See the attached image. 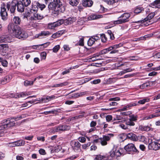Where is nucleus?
I'll return each mask as SVG.
<instances>
[{
	"mask_svg": "<svg viewBox=\"0 0 160 160\" xmlns=\"http://www.w3.org/2000/svg\"><path fill=\"white\" fill-rule=\"evenodd\" d=\"M100 38L102 41L103 42H105L107 41V38L104 34H102L100 35Z\"/></svg>",
	"mask_w": 160,
	"mask_h": 160,
	"instance_id": "nucleus-46",
	"label": "nucleus"
},
{
	"mask_svg": "<svg viewBox=\"0 0 160 160\" xmlns=\"http://www.w3.org/2000/svg\"><path fill=\"white\" fill-rule=\"evenodd\" d=\"M69 4L73 6H76L79 3V0H69Z\"/></svg>",
	"mask_w": 160,
	"mask_h": 160,
	"instance_id": "nucleus-32",
	"label": "nucleus"
},
{
	"mask_svg": "<svg viewBox=\"0 0 160 160\" xmlns=\"http://www.w3.org/2000/svg\"><path fill=\"white\" fill-rule=\"evenodd\" d=\"M103 158H104V157L100 155H98L96 156L94 159L95 160H103Z\"/></svg>",
	"mask_w": 160,
	"mask_h": 160,
	"instance_id": "nucleus-49",
	"label": "nucleus"
},
{
	"mask_svg": "<svg viewBox=\"0 0 160 160\" xmlns=\"http://www.w3.org/2000/svg\"><path fill=\"white\" fill-rule=\"evenodd\" d=\"M155 12H151L149 13L147 17L144 19L143 20L140 21H138L137 22H135L136 23H144V25L146 26H148L149 24H150V20L154 16H155Z\"/></svg>",
	"mask_w": 160,
	"mask_h": 160,
	"instance_id": "nucleus-4",
	"label": "nucleus"
},
{
	"mask_svg": "<svg viewBox=\"0 0 160 160\" xmlns=\"http://www.w3.org/2000/svg\"><path fill=\"white\" fill-rule=\"evenodd\" d=\"M134 70V69L128 68L121 71L120 73H119V75H120V73H121V75H122V74H124L126 72H131Z\"/></svg>",
	"mask_w": 160,
	"mask_h": 160,
	"instance_id": "nucleus-42",
	"label": "nucleus"
},
{
	"mask_svg": "<svg viewBox=\"0 0 160 160\" xmlns=\"http://www.w3.org/2000/svg\"><path fill=\"white\" fill-rule=\"evenodd\" d=\"M93 3V2L91 0H82V4L85 7H91Z\"/></svg>",
	"mask_w": 160,
	"mask_h": 160,
	"instance_id": "nucleus-16",
	"label": "nucleus"
},
{
	"mask_svg": "<svg viewBox=\"0 0 160 160\" xmlns=\"http://www.w3.org/2000/svg\"><path fill=\"white\" fill-rule=\"evenodd\" d=\"M152 82L150 81H148L145 83H144L140 86V88L143 89L146 88L150 87L152 85Z\"/></svg>",
	"mask_w": 160,
	"mask_h": 160,
	"instance_id": "nucleus-27",
	"label": "nucleus"
},
{
	"mask_svg": "<svg viewBox=\"0 0 160 160\" xmlns=\"http://www.w3.org/2000/svg\"><path fill=\"white\" fill-rule=\"evenodd\" d=\"M68 82H64L61 83L59 84H55L53 86H52V87H62L64 86H66L68 85Z\"/></svg>",
	"mask_w": 160,
	"mask_h": 160,
	"instance_id": "nucleus-35",
	"label": "nucleus"
},
{
	"mask_svg": "<svg viewBox=\"0 0 160 160\" xmlns=\"http://www.w3.org/2000/svg\"><path fill=\"white\" fill-rule=\"evenodd\" d=\"M1 62L3 66L4 67H7V66L8 62L6 60L2 59Z\"/></svg>",
	"mask_w": 160,
	"mask_h": 160,
	"instance_id": "nucleus-60",
	"label": "nucleus"
},
{
	"mask_svg": "<svg viewBox=\"0 0 160 160\" xmlns=\"http://www.w3.org/2000/svg\"><path fill=\"white\" fill-rule=\"evenodd\" d=\"M139 129L142 131L148 132L150 130H152V129L149 126H143L141 125L139 126Z\"/></svg>",
	"mask_w": 160,
	"mask_h": 160,
	"instance_id": "nucleus-18",
	"label": "nucleus"
},
{
	"mask_svg": "<svg viewBox=\"0 0 160 160\" xmlns=\"http://www.w3.org/2000/svg\"><path fill=\"white\" fill-rule=\"evenodd\" d=\"M63 22V20H60L53 23H49L48 25V28L49 29H54L55 28L61 25Z\"/></svg>",
	"mask_w": 160,
	"mask_h": 160,
	"instance_id": "nucleus-9",
	"label": "nucleus"
},
{
	"mask_svg": "<svg viewBox=\"0 0 160 160\" xmlns=\"http://www.w3.org/2000/svg\"><path fill=\"white\" fill-rule=\"evenodd\" d=\"M148 149L149 150H152L155 151L160 149V143L157 142H152L149 143Z\"/></svg>",
	"mask_w": 160,
	"mask_h": 160,
	"instance_id": "nucleus-6",
	"label": "nucleus"
},
{
	"mask_svg": "<svg viewBox=\"0 0 160 160\" xmlns=\"http://www.w3.org/2000/svg\"><path fill=\"white\" fill-rule=\"evenodd\" d=\"M11 42V37L9 35H4L0 36V43Z\"/></svg>",
	"mask_w": 160,
	"mask_h": 160,
	"instance_id": "nucleus-11",
	"label": "nucleus"
},
{
	"mask_svg": "<svg viewBox=\"0 0 160 160\" xmlns=\"http://www.w3.org/2000/svg\"><path fill=\"white\" fill-rule=\"evenodd\" d=\"M50 35V33L48 31H43L38 34V37L48 36Z\"/></svg>",
	"mask_w": 160,
	"mask_h": 160,
	"instance_id": "nucleus-31",
	"label": "nucleus"
},
{
	"mask_svg": "<svg viewBox=\"0 0 160 160\" xmlns=\"http://www.w3.org/2000/svg\"><path fill=\"white\" fill-rule=\"evenodd\" d=\"M95 42L94 39H93V38L92 37L89 39L88 42V45L89 46H91L94 44Z\"/></svg>",
	"mask_w": 160,
	"mask_h": 160,
	"instance_id": "nucleus-41",
	"label": "nucleus"
},
{
	"mask_svg": "<svg viewBox=\"0 0 160 160\" xmlns=\"http://www.w3.org/2000/svg\"><path fill=\"white\" fill-rule=\"evenodd\" d=\"M60 48V46L59 45L55 46L53 48V51L55 52H57Z\"/></svg>",
	"mask_w": 160,
	"mask_h": 160,
	"instance_id": "nucleus-50",
	"label": "nucleus"
},
{
	"mask_svg": "<svg viewBox=\"0 0 160 160\" xmlns=\"http://www.w3.org/2000/svg\"><path fill=\"white\" fill-rule=\"evenodd\" d=\"M83 41L84 39L83 38H81L79 41V45L80 46H83L84 45V43H83Z\"/></svg>",
	"mask_w": 160,
	"mask_h": 160,
	"instance_id": "nucleus-63",
	"label": "nucleus"
},
{
	"mask_svg": "<svg viewBox=\"0 0 160 160\" xmlns=\"http://www.w3.org/2000/svg\"><path fill=\"white\" fill-rule=\"evenodd\" d=\"M8 30L9 34L13 35L19 39H24L28 37L26 33L22 32L21 28L18 25H16L13 23H11L8 24Z\"/></svg>",
	"mask_w": 160,
	"mask_h": 160,
	"instance_id": "nucleus-1",
	"label": "nucleus"
},
{
	"mask_svg": "<svg viewBox=\"0 0 160 160\" xmlns=\"http://www.w3.org/2000/svg\"><path fill=\"white\" fill-rule=\"evenodd\" d=\"M118 19L114 21V24H120L123 23L119 17L118 18Z\"/></svg>",
	"mask_w": 160,
	"mask_h": 160,
	"instance_id": "nucleus-53",
	"label": "nucleus"
},
{
	"mask_svg": "<svg viewBox=\"0 0 160 160\" xmlns=\"http://www.w3.org/2000/svg\"><path fill=\"white\" fill-rule=\"evenodd\" d=\"M107 33L109 36L111 40H113L115 38L114 35L113 33H112L111 30H108L107 31Z\"/></svg>",
	"mask_w": 160,
	"mask_h": 160,
	"instance_id": "nucleus-43",
	"label": "nucleus"
},
{
	"mask_svg": "<svg viewBox=\"0 0 160 160\" xmlns=\"http://www.w3.org/2000/svg\"><path fill=\"white\" fill-rule=\"evenodd\" d=\"M38 5V8H39L41 10H42L45 7V5L44 4H41L39 3Z\"/></svg>",
	"mask_w": 160,
	"mask_h": 160,
	"instance_id": "nucleus-61",
	"label": "nucleus"
},
{
	"mask_svg": "<svg viewBox=\"0 0 160 160\" xmlns=\"http://www.w3.org/2000/svg\"><path fill=\"white\" fill-rule=\"evenodd\" d=\"M102 18V15L101 14H93L91 15L89 17V19L94 20Z\"/></svg>",
	"mask_w": 160,
	"mask_h": 160,
	"instance_id": "nucleus-28",
	"label": "nucleus"
},
{
	"mask_svg": "<svg viewBox=\"0 0 160 160\" xmlns=\"http://www.w3.org/2000/svg\"><path fill=\"white\" fill-rule=\"evenodd\" d=\"M125 124L126 125L128 126H134L135 125V123L134 122L130 120L129 119L125 121Z\"/></svg>",
	"mask_w": 160,
	"mask_h": 160,
	"instance_id": "nucleus-40",
	"label": "nucleus"
},
{
	"mask_svg": "<svg viewBox=\"0 0 160 160\" xmlns=\"http://www.w3.org/2000/svg\"><path fill=\"white\" fill-rule=\"evenodd\" d=\"M17 10L18 12H22L24 11L25 7L24 5H23V4L21 2V1H18V0H17Z\"/></svg>",
	"mask_w": 160,
	"mask_h": 160,
	"instance_id": "nucleus-14",
	"label": "nucleus"
},
{
	"mask_svg": "<svg viewBox=\"0 0 160 160\" xmlns=\"http://www.w3.org/2000/svg\"><path fill=\"white\" fill-rule=\"evenodd\" d=\"M65 32V31L62 30L59 31L56 33H55L52 35V37L55 38L59 37Z\"/></svg>",
	"mask_w": 160,
	"mask_h": 160,
	"instance_id": "nucleus-22",
	"label": "nucleus"
},
{
	"mask_svg": "<svg viewBox=\"0 0 160 160\" xmlns=\"http://www.w3.org/2000/svg\"><path fill=\"white\" fill-rule=\"evenodd\" d=\"M78 140L80 142L83 143L86 141V139L83 137H81L78 138Z\"/></svg>",
	"mask_w": 160,
	"mask_h": 160,
	"instance_id": "nucleus-54",
	"label": "nucleus"
},
{
	"mask_svg": "<svg viewBox=\"0 0 160 160\" xmlns=\"http://www.w3.org/2000/svg\"><path fill=\"white\" fill-rule=\"evenodd\" d=\"M101 139V143L102 145L104 146L107 144V141L110 140V137L108 136H103V139Z\"/></svg>",
	"mask_w": 160,
	"mask_h": 160,
	"instance_id": "nucleus-21",
	"label": "nucleus"
},
{
	"mask_svg": "<svg viewBox=\"0 0 160 160\" xmlns=\"http://www.w3.org/2000/svg\"><path fill=\"white\" fill-rule=\"evenodd\" d=\"M122 44L120 43L118 44H116L108 48L103 49L99 52L100 54H103L108 53L109 52L112 50L114 49L117 48L122 46Z\"/></svg>",
	"mask_w": 160,
	"mask_h": 160,
	"instance_id": "nucleus-7",
	"label": "nucleus"
},
{
	"mask_svg": "<svg viewBox=\"0 0 160 160\" xmlns=\"http://www.w3.org/2000/svg\"><path fill=\"white\" fill-rule=\"evenodd\" d=\"M149 99L146 98L142 100H140L138 101V103L141 104H144L146 102H149Z\"/></svg>",
	"mask_w": 160,
	"mask_h": 160,
	"instance_id": "nucleus-45",
	"label": "nucleus"
},
{
	"mask_svg": "<svg viewBox=\"0 0 160 160\" xmlns=\"http://www.w3.org/2000/svg\"><path fill=\"white\" fill-rule=\"evenodd\" d=\"M56 112L55 110H52L51 111H46L44 112L43 113L45 115H48L50 114L51 113H54L55 112Z\"/></svg>",
	"mask_w": 160,
	"mask_h": 160,
	"instance_id": "nucleus-56",
	"label": "nucleus"
},
{
	"mask_svg": "<svg viewBox=\"0 0 160 160\" xmlns=\"http://www.w3.org/2000/svg\"><path fill=\"white\" fill-rule=\"evenodd\" d=\"M73 143L72 147L74 150H78L81 147L80 143L78 141H74L72 142V144Z\"/></svg>",
	"mask_w": 160,
	"mask_h": 160,
	"instance_id": "nucleus-23",
	"label": "nucleus"
},
{
	"mask_svg": "<svg viewBox=\"0 0 160 160\" xmlns=\"http://www.w3.org/2000/svg\"><path fill=\"white\" fill-rule=\"evenodd\" d=\"M127 137L129 139L134 141H136L138 139L137 136L132 133H128L127 134Z\"/></svg>",
	"mask_w": 160,
	"mask_h": 160,
	"instance_id": "nucleus-26",
	"label": "nucleus"
},
{
	"mask_svg": "<svg viewBox=\"0 0 160 160\" xmlns=\"http://www.w3.org/2000/svg\"><path fill=\"white\" fill-rule=\"evenodd\" d=\"M21 1L25 7L28 6L31 3V0H22Z\"/></svg>",
	"mask_w": 160,
	"mask_h": 160,
	"instance_id": "nucleus-36",
	"label": "nucleus"
},
{
	"mask_svg": "<svg viewBox=\"0 0 160 160\" xmlns=\"http://www.w3.org/2000/svg\"><path fill=\"white\" fill-rule=\"evenodd\" d=\"M50 43L48 42L43 44L38 45L37 47L41 46L40 48L41 49H43L47 47L49 45Z\"/></svg>",
	"mask_w": 160,
	"mask_h": 160,
	"instance_id": "nucleus-39",
	"label": "nucleus"
},
{
	"mask_svg": "<svg viewBox=\"0 0 160 160\" xmlns=\"http://www.w3.org/2000/svg\"><path fill=\"white\" fill-rule=\"evenodd\" d=\"M75 19L73 17L69 18L63 21V23L66 25L71 24L72 22L75 21Z\"/></svg>",
	"mask_w": 160,
	"mask_h": 160,
	"instance_id": "nucleus-24",
	"label": "nucleus"
},
{
	"mask_svg": "<svg viewBox=\"0 0 160 160\" xmlns=\"http://www.w3.org/2000/svg\"><path fill=\"white\" fill-rule=\"evenodd\" d=\"M122 154V153L120 151L117 149H113L110 152V156L112 157L115 156L120 157Z\"/></svg>",
	"mask_w": 160,
	"mask_h": 160,
	"instance_id": "nucleus-15",
	"label": "nucleus"
},
{
	"mask_svg": "<svg viewBox=\"0 0 160 160\" xmlns=\"http://www.w3.org/2000/svg\"><path fill=\"white\" fill-rule=\"evenodd\" d=\"M22 118V115L11 117L7 119L3 120L2 122L3 124H4L6 128H10L15 126V121L21 119Z\"/></svg>",
	"mask_w": 160,
	"mask_h": 160,
	"instance_id": "nucleus-3",
	"label": "nucleus"
},
{
	"mask_svg": "<svg viewBox=\"0 0 160 160\" xmlns=\"http://www.w3.org/2000/svg\"><path fill=\"white\" fill-rule=\"evenodd\" d=\"M106 119L107 122H110L112 120V116L111 115H108L106 116Z\"/></svg>",
	"mask_w": 160,
	"mask_h": 160,
	"instance_id": "nucleus-51",
	"label": "nucleus"
},
{
	"mask_svg": "<svg viewBox=\"0 0 160 160\" xmlns=\"http://www.w3.org/2000/svg\"><path fill=\"white\" fill-rule=\"evenodd\" d=\"M90 125L91 127L96 128L95 126L97 125V122L96 121H92L91 122Z\"/></svg>",
	"mask_w": 160,
	"mask_h": 160,
	"instance_id": "nucleus-52",
	"label": "nucleus"
},
{
	"mask_svg": "<svg viewBox=\"0 0 160 160\" xmlns=\"http://www.w3.org/2000/svg\"><path fill=\"white\" fill-rule=\"evenodd\" d=\"M24 83V85L25 86H28L32 85L33 83V81H25Z\"/></svg>",
	"mask_w": 160,
	"mask_h": 160,
	"instance_id": "nucleus-47",
	"label": "nucleus"
},
{
	"mask_svg": "<svg viewBox=\"0 0 160 160\" xmlns=\"http://www.w3.org/2000/svg\"><path fill=\"white\" fill-rule=\"evenodd\" d=\"M13 21L14 24L16 25L20 24L21 23L20 18L18 17H15L13 18Z\"/></svg>",
	"mask_w": 160,
	"mask_h": 160,
	"instance_id": "nucleus-34",
	"label": "nucleus"
},
{
	"mask_svg": "<svg viewBox=\"0 0 160 160\" xmlns=\"http://www.w3.org/2000/svg\"><path fill=\"white\" fill-rule=\"evenodd\" d=\"M130 14L128 13H125L122 14L119 18H120L123 23H125L129 21Z\"/></svg>",
	"mask_w": 160,
	"mask_h": 160,
	"instance_id": "nucleus-13",
	"label": "nucleus"
},
{
	"mask_svg": "<svg viewBox=\"0 0 160 160\" xmlns=\"http://www.w3.org/2000/svg\"><path fill=\"white\" fill-rule=\"evenodd\" d=\"M61 124H60L58 126H56L52 128V131L54 132H62Z\"/></svg>",
	"mask_w": 160,
	"mask_h": 160,
	"instance_id": "nucleus-29",
	"label": "nucleus"
},
{
	"mask_svg": "<svg viewBox=\"0 0 160 160\" xmlns=\"http://www.w3.org/2000/svg\"><path fill=\"white\" fill-rule=\"evenodd\" d=\"M78 98V93H75L72 94H71V97H68V98Z\"/></svg>",
	"mask_w": 160,
	"mask_h": 160,
	"instance_id": "nucleus-58",
	"label": "nucleus"
},
{
	"mask_svg": "<svg viewBox=\"0 0 160 160\" xmlns=\"http://www.w3.org/2000/svg\"><path fill=\"white\" fill-rule=\"evenodd\" d=\"M17 0H13L11 2H8L7 3V8L8 10H9L11 13L15 12L17 6Z\"/></svg>",
	"mask_w": 160,
	"mask_h": 160,
	"instance_id": "nucleus-5",
	"label": "nucleus"
},
{
	"mask_svg": "<svg viewBox=\"0 0 160 160\" xmlns=\"http://www.w3.org/2000/svg\"><path fill=\"white\" fill-rule=\"evenodd\" d=\"M29 12L24 13L22 15L23 18H27L29 17Z\"/></svg>",
	"mask_w": 160,
	"mask_h": 160,
	"instance_id": "nucleus-62",
	"label": "nucleus"
},
{
	"mask_svg": "<svg viewBox=\"0 0 160 160\" xmlns=\"http://www.w3.org/2000/svg\"><path fill=\"white\" fill-rule=\"evenodd\" d=\"M0 14L2 19L3 20H6L8 19V13L4 5H2Z\"/></svg>",
	"mask_w": 160,
	"mask_h": 160,
	"instance_id": "nucleus-10",
	"label": "nucleus"
},
{
	"mask_svg": "<svg viewBox=\"0 0 160 160\" xmlns=\"http://www.w3.org/2000/svg\"><path fill=\"white\" fill-rule=\"evenodd\" d=\"M91 142H89L87 144H83L82 145V148L83 149H86L87 147L90 146L91 145Z\"/></svg>",
	"mask_w": 160,
	"mask_h": 160,
	"instance_id": "nucleus-57",
	"label": "nucleus"
},
{
	"mask_svg": "<svg viewBox=\"0 0 160 160\" xmlns=\"http://www.w3.org/2000/svg\"><path fill=\"white\" fill-rule=\"evenodd\" d=\"M28 94L26 92H22L19 94H14L13 93H10L8 94V96L11 98H19L23 97L24 96L28 95Z\"/></svg>",
	"mask_w": 160,
	"mask_h": 160,
	"instance_id": "nucleus-12",
	"label": "nucleus"
},
{
	"mask_svg": "<svg viewBox=\"0 0 160 160\" xmlns=\"http://www.w3.org/2000/svg\"><path fill=\"white\" fill-rule=\"evenodd\" d=\"M103 1L109 5H112L116 2L115 0H103Z\"/></svg>",
	"mask_w": 160,
	"mask_h": 160,
	"instance_id": "nucleus-44",
	"label": "nucleus"
},
{
	"mask_svg": "<svg viewBox=\"0 0 160 160\" xmlns=\"http://www.w3.org/2000/svg\"><path fill=\"white\" fill-rule=\"evenodd\" d=\"M144 9L142 7H137L134 11L135 13L138 14L144 11Z\"/></svg>",
	"mask_w": 160,
	"mask_h": 160,
	"instance_id": "nucleus-37",
	"label": "nucleus"
},
{
	"mask_svg": "<svg viewBox=\"0 0 160 160\" xmlns=\"http://www.w3.org/2000/svg\"><path fill=\"white\" fill-rule=\"evenodd\" d=\"M47 53L44 52H42L41 54V56L42 59H45Z\"/></svg>",
	"mask_w": 160,
	"mask_h": 160,
	"instance_id": "nucleus-64",
	"label": "nucleus"
},
{
	"mask_svg": "<svg viewBox=\"0 0 160 160\" xmlns=\"http://www.w3.org/2000/svg\"><path fill=\"white\" fill-rule=\"evenodd\" d=\"M34 18H33V19H31V20H41L43 18V16L41 13L37 12L34 13L33 14Z\"/></svg>",
	"mask_w": 160,
	"mask_h": 160,
	"instance_id": "nucleus-19",
	"label": "nucleus"
},
{
	"mask_svg": "<svg viewBox=\"0 0 160 160\" xmlns=\"http://www.w3.org/2000/svg\"><path fill=\"white\" fill-rule=\"evenodd\" d=\"M39 2L37 1H34L32 3V7L30 9V12H33L32 11L36 12L37 11L38 9V6Z\"/></svg>",
	"mask_w": 160,
	"mask_h": 160,
	"instance_id": "nucleus-17",
	"label": "nucleus"
},
{
	"mask_svg": "<svg viewBox=\"0 0 160 160\" xmlns=\"http://www.w3.org/2000/svg\"><path fill=\"white\" fill-rule=\"evenodd\" d=\"M137 105V104L134 102H132L129 103L127 105V107L128 108H130L132 107L136 106Z\"/></svg>",
	"mask_w": 160,
	"mask_h": 160,
	"instance_id": "nucleus-59",
	"label": "nucleus"
},
{
	"mask_svg": "<svg viewBox=\"0 0 160 160\" xmlns=\"http://www.w3.org/2000/svg\"><path fill=\"white\" fill-rule=\"evenodd\" d=\"M14 142L16 146H20L25 144V142L21 140H18Z\"/></svg>",
	"mask_w": 160,
	"mask_h": 160,
	"instance_id": "nucleus-30",
	"label": "nucleus"
},
{
	"mask_svg": "<svg viewBox=\"0 0 160 160\" xmlns=\"http://www.w3.org/2000/svg\"><path fill=\"white\" fill-rule=\"evenodd\" d=\"M49 9L54 11L56 12V14H58L59 13L63 12L65 10L64 8L62 6V2L60 0H53L48 5Z\"/></svg>",
	"mask_w": 160,
	"mask_h": 160,
	"instance_id": "nucleus-2",
	"label": "nucleus"
},
{
	"mask_svg": "<svg viewBox=\"0 0 160 160\" xmlns=\"http://www.w3.org/2000/svg\"><path fill=\"white\" fill-rule=\"evenodd\" d=\"M124 149L127 152H133L138 153L139 151L132 143H129L124 147Z\"/></svg>",
	"mask_w": 160,
	"mask_h": 160,
	"instance_id": "nucleus-8",
	"label": "nucleus"
},
{
	"mask_svg": "<svg viewBox=\"0 0 160 160\" xmlns=\"http://www.w3.org/2000/svg\"><path fill=\"white\" fill-rule=\"evenodd\" d=\"M61 124L62 129V131L64 132L66 131L69 130L70 129L71 127L70 126L65 124Z\"/></svg>",
	"mask_w": 160,
	"mask_h": 160,
	"instance_id": "nucleus-33",
	"label": "nucleus"
},
{
	"mask_svg": "<svg viewBox=\"0 0 160 160\" xmlns=\"http://www.w3.org/2000/svg\"><path fill=\"white\" fill-rule=\"evenodd\" d=\"M140 141L145 143L147 142V138L144 136H142L140 138Z\"/></svg>",
	"mask_w": 160,
	"mask_h": 160,
	"instance_id": "nucleus-55",
	"label": "nucleus"
},
{
	"mask_svg": "<svg viewBox=\"0 0 160 160\" xmlns=\"http://www.w3.org/2000/svg\"><path fill=\"white\" fill-rule=\"evenodd\" d=\"M129 120L134 122V121H136L137 120L138 116L137 115L132 114L129 116Z\"/></svg>",
	"mask_w": 160,
	"mask_h": 160,
	"instance_id": "nucleus-38",
	"label": "nucleus"
},
{
	"mask_svg": "<svg viewBox=\"0 0 160 160\" xmlns=\"http://www.w3.org/2000/svg\"><path fill=\"white\" fill-rule=\"evenodd\" d=\"M153 35V34H149L147 35L144 36V37H141L139 38H138L137 40H144L145 38H149L150 37H151Z\"/></svg>",
	"mask_w": 160,
	"mask_h": 160,
	"instance_id": "nucleus-48",
	"label": "nucleus"
},
{
	"mask_svg": "<svg viewBox=\"0 0 160 160\" xmlns=\"http://www.w3.org/2000/svg\"><path fill=\"white\" fill-rule=\"evenodd\" d=\"M150 6L152 8H160V0H156L151 3Z\"/></svg>",
	"mask_w": 160,
	"mask_h": 160,
	"instance_id": "nucleus-20",
	"label": "nucleus"
},
{
	"mask_svg": "<svg viewBox=\"0 0 160 160\" xmlns=\"http://www.w3.org/2000/svg\"><path fill=\"white\" fill-rule=\"evenodd\" d=\"M8 45L7 44L0 45V51L6 52L8 50Z\"/></svg>",
	"mask_w": 160,
	"mask_h": 160,
	"instance_id": "nucleus-25",
	"label": "nucleus"
}]
</instances>
